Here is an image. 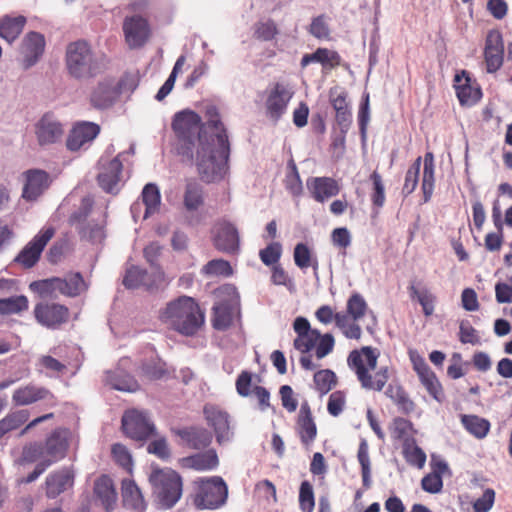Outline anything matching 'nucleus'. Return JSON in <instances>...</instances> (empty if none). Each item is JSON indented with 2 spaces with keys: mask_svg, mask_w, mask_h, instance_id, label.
<instances>
[{
  "mask_svg": "<svg viewBox=\"0 0 512 512\" xmlns=\"http://www.w3.org/2000/svg\"><path fill=\"white\" fill-rule=\"evenodd\" d=\"M44 455L43 445L38 442H31L24 445L17 463L19 465L32 464L43 458Z\"/></svg>",
  "mask_w": 512,
  "mask_h": 512,
  "instance_id": "obj_55",
  "label": "nucleus"
},
{
  "mask_svg": "<svg viewBox=\"0 0 512 512\" xmlns=\"http://www.w3.org/2000/svg\"><path fill=\"white\" fill-rule=\"evenodd\" d=\"M409 357L413 365V369L418 375L421 383L426 379H429L430 377L436 375L429 367V365L426 363L425 359L416 351H410Z\"/></svg>",
  "mask_w": 512,
  "mask_h": 512,
  "instance_id": "obj_64",
  "label": "nucleus"
},
{
  "mask_svg": "<svg viewBox=\"0 0 512 512\" xmlns=\"http://www.w3.org/2000/svg\"><path fill=\"white\" fill-rule=\"evenodd\" d=\"M202 273L208 276L229 277L233 274V269L228 261L213 259L203 266Z\"/></svg>",
  "mask_w": 512,
  "mask_h": 512,
  "instance_id": "obj_57",
  "label": "nucleus"
},
{
  "mask_svg": "<svg viewBox=\"0 0 512 512\" xmlns=\"http://www.w3.org/2000/svg\"><path fill=\"white\" fill-rule=\"evenodd\" d=\"M287 166L289 171L284 180L285 188L292 196L299 197L303 193V184L297 165L293 159H290Z\"/></svg>",
  "mask_w": 512,
  "mask_h": 512,
  "instance_id": "obj_50",
  "label": "nucleus"
},
{
  "mask_svg": "<svg viewBox=\"0 0 512 512\" xmlns=\"http://www.w3.org/2000/svg\"><path fill=\"white\" fill-rule=\"evenodd\" d=\"M122 30L126 44L130 49L143 47L152 36L149 17L131 14L125 16Z\"/></svg>",
  "mask_w": 512,
  "mask_h": 512,
  "instance_id": "obj_10",
  "label": "nucleus"
},
{
  "mask_svg": "<svg viewBox=\"0 0 512 512\" xmlns=\"http://www.w3.org/2000/svg\"><path fill=\"white\" fill-rule=\"evenodd\" d=\"M181 466L196 471H211L218 467L219 458L214 449L184 457L180 460Z\"/></svg>",
  "mask_w": 512,
  "mask_h": 512,
  "instance_id": "obj_31",
  "label": "nucleus"
},
{
  "mask_svg": "<svg viewBox=\"0 0 512 512\" xmlns=\"http://www.w3.org/2000/svg\"><path fill=\"white\" fill-rule=\"evenodd\" d=\"M149 480L162 508L169 509L178 502L182 495V479L177 472L171 469H156L151 473Z\"/></svg>",
  "mask_w": 512,
  "mask_h": 512,
  "instance_id": "obj_7",
  "label": "nucleus"
},
{
  "mask_svg": "<svg viewBox=\"0 0 512 512\" xmlns=\"http://www.w3.org/2000/svg\"><path fill=\"white\" fill-rule=\"evenodd\" d=\"M159 320L184 336H194L204 325L205 314L197 301L180 296L159 311Z\"/></svg>",
  "mask_w": 512,
  "mask_h": 512,
  "instance_id": "obj_2",
  "label": "nucleus"
},
{
  "mask_svg": "<svg viewBox=\"0 0 512 512\" xmlns=\"http://www.w3.org/2000/svg\"><path fill=\"white\" fill-rule=\"evenodd\" d=\"M486 70L489 73L500 69L504 60V44L502 35L497 30H491L487 34L484 48Z\"/></svg>",
  "mask_w": 512,
  "mask_h": 512,
  "instance_id": "obj_20",
  "label": "nucleus"
},
{
  "mask_svg": "<svg viewBox=\"0 0 512 512\" xmlns=\"http://www.w3.org/2000/svg\"><path fill=\"white\" fill-rule=\"evenodd\" d=\"M48 397L54 398L48 389L34 385H27L15 390L12 399L16 405L25 406Z\"/></svg>",
  "mask_w": 512,
  "mask_h": 512,
  "instance_id": "obj_35",
  "label": "nucleus"
},
{
  "mask_svg": "<svg viewBox=\"0 0 512 512\" xmlns=\"http://www.w3.org/2000/svg\"><path fill=\"white\" fill-rule=\"evenodd\" d=\"M229 156L212 148V144H200L196 150L195 165L200 179L205 183H215L224 179L228 172Z\"/></svg>",
  "mask_w": 512,
  "mask_h": 512,
  "instance_id": "obj_6",
  "label": "nucleus"
},
{
  "mask_svg": "<svg viewBox=\"0 0 512 512\" xmlns=\"http://www.w3.org/2000/svg\"><path fill=\"white\" fill-rule=\"evenodd\" d=\"M434 157L431 152H427L424 156V169L422 177V191L425 202H428L433 194L434 190Z\"/></svg>",
  "mask_w": 512,
  "mask_h": 512,
  "instance_id": "obj_43",
  "label": "nucleus"
},
{
  "mask_svg": "<svg viewBox=\"0 0 512 512\" xmlns=\"http://www.w3.org/2000/svg\"><path fill=\"white\" fill-rule=\"evenodd\" d=\"M142 200L146 207L145 218L157 212L161 204V196L158 187L153 183L146 184L142 191Z\"/></svg>",
  "mask_w": 512,
  "mask_h": 512,
  "instance_id": "obj_47",
  "label": "nucleus"
},
{
  "mask_svg": "<svg viewBox=\"0 0 512 512\" xmlns=\"http://www.w3.org/2000/svg\"><path fill=\"white\" fill-rule=\"evenodd\" d=\"M177 434L189 448L195 450L205 449L212 442V434L201 427L184 428L179 430Z\"/></svg>",
  "mask_w": 512,
  "mask_h": 512,
  "instance_id": "obj_33",
  "label": "nucleus"
},
{
  "mask_svg": "<svg viewBox=\"0 0 512 512\" xmlns=\"http://www.w3.org/2000/svg\"><path fill=\"white\" fill-rule=\"evenodd\" d=\"M94 494L101 501L107 512L113 510L117 494L113 482L108 476L103 475L96 480L94 485Z\"/></svg>",
  "mask_w": 512,
  "mask_h": 512,
  "instance_id": "obj_36",
  "label": "nucleus"
},
{
  "mask_svg": "<svg viewBox=\"0 0 512 512\" xmlns=\"http://www.w3.org/2000/svg\"><path fill=\"white\" fill-rule=\"evenodd\" d=\"M147 271L139 267L132 266L126 271L123 284L128 289H135L140 286H148L146 282Z\"/></svg>",
  "mask_w": 512,
  "mask_h": 512,
  "instance_id": "obj_59",
  "label": "nucleus"
},
{
  "mask_svg": "<svg viewBox=\"0 0 512 512\" xmlns=\"http://www.w3.org/2000/svg\"><path fill=\"white\" fill-rule=\"evenodd\" d=\"M204 416L209 426L214 429L217 442L221 444L229 438L230 421L226 411L215 405H205Z\"/></svg>",
  "mask_w": 512,
  "mask_h": 512,
  "instance_id": "obj_24",
  "label": "nucleus"
},
{
  "mask_svg": "<svg viewBox=\"0 0 512 512\" xmlns=\"http://www.w3.org/2000/svg\"><path fill=\"white\" fill-rule=\"evenodd\" d=\"M413 431L414 429L411 421L402 417H396L393 419L391 433L394 439L400 440L403 443L415 440L411 435Z\"/></svg>",
  "mask_w": 512,
  "mask_h": 512,
  "instance_id": "obj_54",
  "label": "nucleus"
},
{
  "mask_svg": "<svg viewBox=\"0 0 512 512\" xmlns=\"http://www.w3.org/2000/svg\"><path fill=\"white\" fill-rule=\"evenodd\" d=\"M60 294L75 297L86 289L84 279L80 273L70 274L66 278H59Z\"/></svg>",
  "mask_w": 512,
  "mask_h": 512,
  "instance_id": "obj_46",
  "label": "nucleus"
},
{
  "mask_svg": "<svg viewBox=\"0 0 512 512\" xmlns=\"http://www.w3.org/2000/svg\"><path fill=\"white\" fill-rule=\"evenodd\" d=\"M421 161L422 158L419 156L408 168L402 188V192L404 195H409L416 189L419 181Z\"/></svg>",
  "mask_w": 512,
  "mask_h": 512,
  "instance_id": "obj_60",
  "label": "nucleus"
},
{
  "mask_svg": "<svg viewBox=\"0 0 512 512\" xmlns=\"http://www.w3.org/2000/svg\"><path fill=\"white\" fill-rule=\"evenodd\" d=\"M299 506L302 512H313L315 506L313 487L310 482L303 481L299 490Z\"/></svg>",
  "mask_w": 512,
  "mask_h": 512,
  "instance_id": "obj_63",
  "label": "nucleus"
},
{
  "mask_svg": "<svg viewBox=\"0 0 512 512\" xmlns=\"http://www.w3.org/2000/svg\"><path fill=\"white\" fill-rule=\"evenodd\" d=\"M379 354L370 346L352 351L347 359L348 365L356 374L361 387L366 390L381 391L389 380L388 366L377 368Z\"/></svg>",
  "mask_w": 512,
  "mask_h": 512,
  "instance_id": "obj_3",
  "label": "nucleus"
},
{
  "mask_svg": "<svg viewBox=\"0 0 512 512\" xmlns=\"http://www.w3.org/2000/svg\"><path fill=\"white\" fill-rule=\"evenodd\" d=\"M25 24L24 16L4 17L0 20V37L11 43L21 34Z\"/></svg>",
  "mask_w": 512,
  "mask_h": 512,
  "instance_id": "obj_40",
  "label": "nucleus"
},
{
  "mask_svg": "<svg viewBox=\"0 0 512 512\" xmlns=\"http://www.w3.org/2000/svg\"><path fill=\"white\" fill-rule=\"evenodd\" d=\"M214 247L225 254L236 255L240 251V237L237 228L230 222L218 221L212 229Z\"/></svg>",
  "mask_w": 512,
  "mask_h": 512,
  "instance_id": "obj_15",
  "label": "nucleus"
},
{
  "mask_svg": "<svg viewBox=\"0 0 512 512\" xmlns=\"http://www.w3.org/2000/svg\"><path fill=\"white\" fill-rule=\"evenodd\" d=\"M293 97V92L284 83L276 82L268 91L265 106L269 118L278 121L286 112L288 103Z\"/></svg>",
  "mask_w": 512,
  "mask_h": 512,
  "instance_id": "obj_16",
  "label": "nucleus"
},
{
  "mask_svg": "<svg viewBox=\"0 0 512 512\" xmlns=\"http://www.w3.org/2000/svg\"><path fill=\"white\" fill-rule=\"evenodd\" d=\"M370 317V323L366 325V330L373 334L377 326L376 317L368 307L364 297L354 292L348 298L346 303V312H334L329 305L320 306L316 312V319L322 324H330L335 322L336 327L342 332L347 339L359 340L362 336V330L359 322Z\"/></svg>",
  "mask_w": 512,
  "mask_h": 512,
  "instance_id": "obj_1",
  "label": "nucleus"
},
{
  "mask_svg": "<svg viewBox=\"0 0 512 512\" xmlns=\"http://www.w3.org/2000/svg\"><path fill=\"white\" fill-rule=\"evenodd\" d=\"M122 170L123 164L118 157L110 160L107 164L101 163L97 176L99 186L107 193H117Z\"/></svg>",
  "mask_w": 512,
  "mask_h": 512,
  "instance_id": "obj_28",
  "label": "nucleus"
},
{
  "mask_svg": "<svg viewBox=\"0 0 512 512\" xmlns=\"http://www.w3.org/2000/svg\"><path fill=\"white\" fill-rule=\"evenodd\" d=\"M386 395L396 404L403 414H410L415 410V403L401 386H389Z\"/></svg>",
  "mask_w": 512,
  "mask_h": 512,
  "instance_id": "obj_45",
  "label": "nucleus"
},
{
  "mask_svg": "<svg viewBox=\"0 0 512 512\" xmlns=\"http://www.w3.org/2000/svg\"><path fill=\"white\" fill-rule=\"evenodd\" d=\"M313 382L320 395H325L337 385V376L332 370L323 369L314 374Z\"/></svg>",
  "mask_w": 512,
  "mask_h": 512,
  "instance_id": "obj_52",
  "label": "nucleus"
},
{
  "mask_svg": "<svg viewBox=\"0 0 512 512\" xmlns=\"http://www.w3.org/2000/svg\"><path fill=\"white\" fill-rule=\"evenodd\" d=\"M64 130L62 124L52 115L45 114L35 126V134L39 144H52L61 139Z\"/></svg>",
  "mask_w": 512,
  "mask_h": 512,
  "instance_id": "obj_26",
  "label": "nucleus"
},
{
  "mask_svg": "<svg viewBox=\"0 0 512 512\" xmlns=\"http://www.w3.org/2000/svg\"><path fill=\"white\" fill-rule=\"evenodd\" d=\"M296 431L301 443L306 447L311 445L317 437V425L308 402L301 404L296 419Z\"/></svg>",
  "mask_w": 512,
  "mask_h": 512,
  "instance_id": "obj_25",
  "label": "nucleus"
},
{
  "mask_svg": "<svg viewBox=\"0 0 512 512\" xmlns=\"http://www.w3.org/2000/svg\"><path fill=\"white\" fill-rule=\"evenodd\" d=\"M44 447V454L46 456L43 459L44 462H51V465L58 460L62 459L66 455L68 448V441L60 431H54L46 439Z\"/></svg>",
  "mask_w": 512,
  "mask_h": 512,
  "instance_id": "obj_34",
  "label": "nucleus"
},
{
  "mask_svg": "<svg viewBox=\"0 0 512 512\" xmlns=\"http://www.w3.org/2000/svg\"><path fill=\"white\" fill-rule=\"evenodd\" d=\"M100 131V126L94 122H76L66 140L67 149L75 152L81 148H86L100 134Z\"/></svg>",
  "mask_w": 512,
  "mask_h": 512,
  "instance_id": "obj_17",
  "label": "nucleus"
},
{
  "mask_svg": "<svg viewBox=\"0 0 512 512\" xmlns=\"http://www.w3.org/2000/svg\"><path fill=\"white\" fill-rule=\"evenodd\" d=\"M171 126L177 138L178 155L192 164L196 139L200 148L201 117L192 110H183L174 115Z\"/></svg>",
  "mask_w": 512,
  "mask_h": 512,
  "instance_id": "obj_5",
  "label": "nucleus"
},
{
  "mask_svg": "<svg viewBox=\"0 0 512 512\" xmlns=\"http://www.w3.org/2000/svg\"><path fill=\"white\" fill-rule=\"evenodd\" d=\"M183 204L188 211H196L204 204L203 187L195 179L186 181Z\"/></svg>",
  "mask_w": 512,
  "mask_h": 512,
  "instance_id": "obj_38",
  "label": "nucleus"
},
{
  "mask_svg": "<svg viewBox=\"0 0 512 512\" xmlns=\"http://www.w3.org/2000/svg\"><path fill=\"white\" fill-rule=\"evenodd\" d=\"M253 29L254 38L263 42L272 41L279 34L278 26L272 19L256 22Z\"/></svg>",
  "mask_w": 512,
  "mask_h": 512,
  "instance_id": "obj_53",
  "label": "nucleus"
},
{
  "mask_svg": "<svg viewBox=\"0 0 512 512\" xmlns=\"http://www.w3.org/2000/svg\"><path fill=\"white\" fill-rule=\"evenodd\" d=\"M74 482L73 472L68 468L55 471L48 475L45 481L46 495L55 498L71 487Z\"/></svg>",
  "mask_w": 512,
  "mask_h": 512,
  "instance_id": "obj_32",
  "label": "nucleus"
},
{
  "mask_svg": "<svg viewBox=\"0 0 512 512\" xmlns=\"http://www.w3.org/2000/svg\"><path fill=\"white\" fill-rule=\"evenodd\" d=\"M122 430L136 441H144L154 435L156 428L147 413L137 409L127 410L122 416Z\"/></svg>",
  "mask_w": 512,
  "mask_h": 512,
  "instance_id": "obj_12",
  "label": "nucleus"
},
{
  "mask_svg": "<svg viewBox=\"0 0 512 512\" xmlns=\"http://www.w3.org/2000/svg\"><path fill=\"white\" fill-rule=\"evenodd\" d=\"M34 317L42 326L49 329H58L67 323L70 310L67 306L54 302H40L34 307Z\"/></svg>",
  "mask_w": 512,
  "mask_h": 512,
  "instance_id": "obj_14",
  "label": "nucleus"
},
{
  "mask_svg": "<svg viewBox=\"0 0 512 512\" xmlns=\"http://www.w3.org/2000/svg\"><path fill=\"white\" fill-rule=\"evenodd\" d=\"M357 458L361 466V476L363 486L368 489L371 486V463L369 457V446L366 440H361Z\"/></svg>",
  "mask_w": 512,
  "mask_h": 512,
  "instance_id": "obj_51",
  "label": "nucleus"
},
{
  "mask_svg": "<svg viewBox=\"0 0 512 512\" xmlns=\"http://www.w3.org/2000/svg\"><path fill=\"white\" fill-rule=\"evenodd\" d=\"M29 307L28 298L24 295L0 299V314L12 315L26 311Z\"/></svg>",
  "mask_w": 512,
  "mask_h": 512,
  "instance_id": "obj_49",
  "label": "nucleus"
},
{
  "mask_svg": "<svg viewBox=\"0 0 512 512\" xmlns=\"http://www.w3.org/2000/svg\"><path fill=\"white\" fill-rule=\"evenodd\" d=\"M232 315L228 305L220 303L213 307L212 324L215 329L223 330L230 326Z\"/></svg>",
  "mask_w": 512,
  "mask_h": 512,
  "instance_id": "obj_58",
  "label": "nucleus"
},
{
  "mask_svg": "<svg viewBox=\"0 0 512 512\" xmlns=\"http://www.w3.org/2000/svg\"><path fill=\"white\" fill-rule=\"evenodd\" d=\"M410 298L417 300L422 307L423 314L426 317L431 316L435 310L436 296L427 288L418 289L414 284L408 287Z\"/></svg>",
  "mask_w": 512,
  "mask_h": 512,
  "instance_id": "obj_41",
  "label": "nucleus"
},
{
  "mask_svg": "<svg viewBox=\"0 0 512 512\" xmlns=\"http://www.w3.org/2000/svg\"><path fill=\"white\" fill-rule=\"evenodd\" d=\"M461 423L471 435L478 439L484 438L490 429L489 421L477 415H462Z\"/></svg>",
  "mask_w": 512,
  "mask_h": 512,
  "instance_id": "obj_44",
  "label": "nucleus"
},
{
  "mask_svg": "<svg viewBox=\"0 0 512 512\" xmlns=\"http://www.w3.org/2000/svg\"><path fill=\"white\" fill-rule=\"evenodd\" d=\"M403 456L406 462L419 469L423 468L426 462L425 452L416 444L415 440L403 443Z\"/></svg>",
  "mask_w": 512,
  "mask_h": 512,
  "instance_id": "obj_48",
  "label": "nucleus"
},
{
  "mask_svg": "<svg viewBox=\"0 0 512 512\" xmlns=\"http://www.w3.org/2000/svg\"><path fill=\"white\" fill-rule=\"evenodd\" d=\"M454 88L461 105L471 106L479 101L482 96L480 87L464 70L461 74L455 75Z\"/></svg>",
  "mask_w": 512,
  "mask_h": 512,
  "instance_id": "obj_23",
  "label": "nucleus"
},
{
  "mask_svg": "<svg viewBox=\"0 0 512 512\" xmlns=\"http://www.w3.org/2000/svg\"><path fill=\"white\" fill-rule=\"evenodd\" d=\"M65 64L68 74L78 80L94 78L104 71L102 62L85 40H77L67 45Z\"/></svg>",
  "mask_w": 512,
  "mask_h": 512,
  "instance_id": "obj_4",
  "label": "nucleus"
},
{
  "mask_svg": "<svg viewBox=\"0 0 512 512\" xmlns=\"http://www.w3.org/2000/svg\"><path fill=\"white\" fill-rule=\"evenodd\" d=\"M293 329L297 335L293 341L294 348L302 354H308L315 348L317 339L320 337V331L311 328L308 319L302 316L295 318Z\"/></svg>",
  "mask_w": 512,
  "mask_h": 512,
  "instance_id": "obj_19",
  "label": "nucleus"
},
{
  "mask_svg": "<svg viewBox=\"0 0 512 512\" xmlns=\"http://www.w3.org/2000/svg\"><path fill=\"white\" fill-rule=\"evenodd\" d=\"M45 48V38L38 32L28 33L22 42L23 68L32 67L42 56Z\"/></svg>",
  "mask_w": 512,
  "mask_h": 512,
  "instance_id": "obj_29",
  "label": "nucleus"
},
{
  "mask_svg": "<svg viewBox=\"0 0 512 512\" xmlns=\"http://www.w3.org/2000/svg\"><path fill=\"white\" fill-rule=\"evenodd\" d=\"M52 226L43 227L19 252L14 261L25 269L34 267L40 260L41 254L55 235Z\"/></svg>",
  "mask_w": 512,
  "mask_h": 512,
  "instance_id": "obj_11",
  "label": "nucleus"
},
{
  "mask_svg": "<svg viewBox=\"0 0 512 512\" xmlns=\"http://www.w3.org/2000/svg\"><path fill=\"white\" fill-rule=\"evenodd\" d=\"M25 184L22 196L26 200H36L50 185L49 174L40 169H31L24 173Z\"/></svg>",
  "mask_w": 512,
  "mask_h": 512,
  "instance_id": "obj_27",
  "label": "nucleus"
},
{
  "mask_svg": "<svg viewBox=\"0 0 512 512\" xmlns=\"http://www.w3.org/2000/svg\"><path fill=\"white\" fill-rule=\"evenodd\" d=\"M330 102L336 112L335 119L337 124L342 131L348 130L352 123V113L348 102V93L344 90H341L338 93L331 90Z\"/></svg>",
  "mask_w": 512,
  "mask_h": 512,
  "instance_id": "obj_30",
  "label": "nucleus"
},
{
  "mask_svg": "<svg viewBox=\"0 0 512 512\" xmlns=\"http://www.w3.org/2000/svg\"><path fill=\"white\" fill-rule=\"evenodd\" d=\"M59 278L53 277L49 279L33 282L30 287L36 290L42 297H55L56 293H60Z\"/></svg>",
  "mask_w": 512,
  "mask_h": 512,
  "instance_id": "obj_62",
  "label": "nucleus"
},
{
  "mask_svg": "<svg viewBox=\"0 0 512 512\" xmlns=\"http://www.w3.org/2000/svg\"><path fill=\"white\" fill-rule=\"evenodd\" d=\"M498 197L493 203L492 218L494 225L498 229V233H488L485 237V247L489 251H498L502 245L501 230L502 222V207L500 198L504 195L512 197V186L508 183H502L498 188Z\"/></svg>",
  "mask_w": 512,
  "mask_h": 512,
  "instance_id": "obj_18",
  "label": "nucleus"
},
{
  "mask_svg": "<svg viewBox=\"0 0 512 512\" xmlns=\"http://www.w3.org/2000/svg\"><path fill=\"white\" fill-rule=\"evenodd\" d=\"M107 382L113 389L123 392H135L139 389V384L134 377L120 370L108 373Z\"/></svg>",
  "mask_w": 512,
  "mask_h": 512,
  "instance_id": "obj_42",
  "label": "nucleus"
},
{
  "mask_svg": "<svg viewBox=\"0 0 512 512\" xmlns=\"http://www.w3.org/2000/svg\"><path fill=\"white\" fill-rule=\"evenodd\" d=\"M114 461L121 466L127 473H132L133 461L130 452L123 444L116 443L111 449Z\"/></svg>",
  "mask_w": 512,
  "mask_h": 512,
  "instance_id": "obj_61",
  "label": "nucleus"
},
{
  "mask_svg": "<svg viewBox=\"0 0 512 512\" xmlns=\"http://www.w3.org/2000/svg\"><path fill=\"white\" fill-rule=\"evenodd\" d=\"M185 61H186L185 56L181 55L180 57H178L169 77L167 78L165 83L158 90V92L155 96L156 100L162 101L172 91L175 81H176V77H177L178 73L181 71L183 65L185 64Z\"/></svg>",
  "mask_w": 512,
  "mask_h": 512,
  "instance_id": "obj_56",
  "label": "nucleus"
},
{
  "mask_svg": "<svg viewBox=\"0 0 512 512\" xmlns=\"http://www.w3.org/2000/svg\"><path fill=\"white\" fill-rule=\"evenodd\" d=\"M307 189L311 197L319 203L339 194L341 187L338 181L332 177H310L306 181Z\"/></svg>",
  "mask_w": 512,
  "mask_h": 512,
  "instance_id": "obj_22",
  "label": "nucleus"
},
{
  "mask_svg": "<svg viewBox=\"0 0 512 512\" xmlns=\"http://www.w3.org/2000/svg\"><path fill=\"white\" fill-rule=\"evenodd\" d=\"M205 123L201 122L200 144H213L219 146L225 156H230V143L227 130L221 121L219 111L214 105H207L204 111Z\"/></svg>",
  "mask_w": 512,
  "mask_h": 512,
  "instance_id": "obj_8",
  "label": "nucleus"
},
{
  "mask_svg": "<svg viewBox=\"0 0 512 512\" xmlns=\"http://www.w3.org/2000/svg\"><path fill=\"white\" fill-rule=\"evenodd\" d=\"M295 265L301 270H306L311 267L316 275L319 269V262L316 257L305 243L296 244L293 252Z\"/></svg>",
  "mask_w": 512,
  "mask_h": 512,
  "instance_id": "obj_39",
  "label": "nucleus"
},
{
  "mask_svg": "<svg viewBox=\"0 0 512 512\" xmlns=\"http://www.w3.org/2000/svg\"><path fill=\"white\" fill-rule=\"evenodd\" d=\"M121 82L114 79L100 81L91 94V104L98 109L111 107L121 94Z\"/></svg>",
  "mask_w": 512,
  "mask_h": 512,
  "instance_id": "obj_21",
  "label": "nucleus"
},
{
  "mask_svg": "<svg viewBox=\"0 0 512 512\" xmlns=\"http://www.w3.org/2000/svg\"><path fill=\"white\" fill-rule=\"evenodd\" d=\"M122 501L124 506L142 512L146 508L143 495L139 487L130 479L122 480L121 485Z\"/></svg>",
  "mask_w": 512,
  "mask_h": 512,
  "instance_id": "obj_37",
  "label": "nucleus"
},
{
  "mask_svg": "<svg viewBox=\"0 0 512 512\" xmlns=\"http://www.w3.org/2000/svg\"><path fill=\"white\" fill-rule=\"evenodd\" d=\"M227 495L226 483L221 477L215 476L201 481L194 504L199 509L214 510L226 502Z\"/></svg>",
  "mask_w": 512,
  "mask_h": 512,
  "instance_id": "obj_9",
  "label": "nucleus"
},
{
  "mask_svg": "<svg viewBox=\"0 0 512 512\" xmlns=\"http://www.w3.org/2000/svg\"><path fill=\"white\" fill-rule=\"evenodd\" d=\"M93 201L90 198H84L81 203L79 211L74 212L69 222L71 225H76L81 239H85L92 243L101 242L104 237V226L95 222H86L87 217L91 211Z\"/></svg>",
  "mask_w": 512,
  "mask_h": 512,
  "instance_id": "obj_13",
  "label": "nucleus"
}]
</instances>
